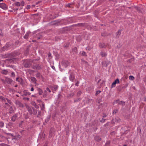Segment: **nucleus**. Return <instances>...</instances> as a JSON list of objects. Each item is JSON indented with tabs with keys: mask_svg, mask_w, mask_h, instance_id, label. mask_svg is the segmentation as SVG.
Masks as SVG:
<instances>
[{
	"mask_svg": "<svg viewBox=\"0 0 146 146\" xmlns=\"http://www.w3.org/2000/svg\"><path fill=\"white\" fill-rule=\"evenodd\" d=\"M1 80L4 84L7 83L8 84H11L13 82L12 79L7 77H5V79L1 78Z\"/></svg>",
	"mask_w": 146,
	"mask_h": 146,
	"instance_id": "nucleus-1",
	"label": "nucleus"
},
{
	"mask_svg": "<svg viewBox=\"0 0 146 146\" xmlns=\"http://www.w3.org/2000/svg\"><path fill=\"white\" fill-rule=\"evenodd\" d=\"M70 76L69 79L70 81H73L75 78V74L73 71H70L69 72Z\"/></svg>",
	"mask_w": 146,
	"mask_h": 146,
	"instance_id": "nucleus-2",
	"label": "nucleus"
},
{
	"mask_svg": "<svg viewBox=\"0 0 146 146\" xmlns=\"http://www.w3.org/2000/svg\"><path fill=\"white\" fill-rule=\"evenodd\" d=\"M23 65L25 68H29L32 66V64L30 61L26 60L23 62Z\"/></svg>",
	"mask_w": 146,
	"mask_h": 146,
	"instance_id": "nucleus-3",
	"label": "nucleus"
},
{
	"mask_svg": "<svg viewBox=\"0 0 146 146\" xmlns=\"http://www.w3.org/2000/svg\"><path fill=\"white\" fill-rule=\"evenodd\" d=\"M69 64V62L66 60H63L62 62V65L65 68H66Z\"/></svg>",
	"mask_w": 146,
	"mask_h": 146,
	"instance_id": "nucleus-4",
	"label": "nucleus"
},
{
	"mask_svg": "<svg viewBox=\"0 0 146 146\" xmlns=\"http://www.w3.org/2000/svg\"><path fill=\"white\" fill-rule=\"evenodd\" d=\"M32 68L34 69L40 70L42 69V66L39 64H36L35 65H33Z\"/></svg>",
	"mask_w": 146,
	"mask_h": 146,
	"instance_id": "nucleus-5",
	"label": "nucleus"
},
{
	"mask_svg": "<svg viewBox=\"0 0 146 146\" xmlns=\"http://www.w3.org/2000/svg\"><path fill=\"white\" fill-rule=\"evenodd\" d=\"M43 36V33L41 32L37 34L35 36V37L38 40H39L42 38Z\"/></svg>",
	"mask_w": 146,
	"mask_h": 146,
	"instance_id": "nucleus-6",
	"label": "nucleus"
},
{
	"mask_svg": "<svg viewBox=\"0 0 146 146\" xmlns=\"http://www.w3.org/2000/svg\"><path fill=\"white\" fill-rule=\"evenodd\" d=\"M110 62L109 61H104L102 62V66L103 68L107 67L109 64Z\"/></svg>",
	"mask_w": 146,
	"mask_h": 146,
	"instance_id": "nucleus-7",
	"label": "nucleus"
},
{
	"mask_svg": "<svg viewBox=\"0 0 146 146\" xmlns=\"http://www.w3.org/2000/svg\"><path fill=\"white\" fill-rule=\"evenodd\" d=\"M15 104L19 107L23 108L24 107V105L19 100H16L15 102Z\"/></svg>",
	"mask_w": 146,
	"mask_h": 146,
	"instance_id": "nucleus-8",
	"label": "nucleus"
},
{
	"mask_svg": "<svg viewBox=\"0 0 146 146\" xmlns=\"http://www.w3.org/2000/svg\"><path fill=\"white\" fill-rule=\"evenodd\" d=\"M119 80L118 78H117L112 83L111 86V88L115 87L116 84H119Z\"/></svg>",
	"mask_w": 146,
	"mask_h": 146,
	"instance_id": "nucleus-9",
	"label": "nucleus"
},
{
	"mask_svg": "<svg viewBox=\"0 0 146 146\" xmlns=\"http://www.w3.org/2000/svg\"><path fill=\"white\" fill-rule=\"evenodd\" d=\"M18 116V114L17 113L13 115L11 118V121L13 122H14L17 120V118Z\"/></svg>",
	"mask_w": 146,
	"mask_h": 146,
	"instance_id": "nucleus-10",
	"label": "nucleus"
},
{
	"mask_svg": "<svg viewBox=\"0 0 146 146\" xmlns=\"http://www.w3.org/2000/svg\"><path fill=\"white\" fill-rule=\"evenodd\" d=\"M0 7L4 10H6L7 9V6L6 4L4 3H0Z\"/></svg>",
	"mask_w": 146,
	"mask_h": 146,
	"instance_id": "nucleus-11",
	"label": "nucleus"
},
{
	"mask_svg": "<svg viewBox=\"0 0 146 146\" xmlns=\"http://www.w3.org/2000/svg\"><path fill=\"white\" fill-rule=\"evenodd\" d=\"M134 7L139 13H142L144 11L143 9L142 8H140V7H138L135 6Z\"/></svg>",
	"mask_w": 146,
	"mask_h": 146,
	"instance_id": "nucleus-12",
	"label": "nucleus"
},
{
	"mask_svg": "<svg viewBox=\"0 0 146 146\" xmlns=\"http://www.w3.org/2000/svg\"><path fill=\"white\" fill-rule=\"evenodd\" d=\"M99 46L100 48H105L107 47V45L106 44L103 42H101L99 44Z\"/></svg>",
	"mask_w": 146,
	"mask_h": 146,
	"instance_id": "nucleus-13",
	"label": "nucleus"
},
{
	"mask_svg": "<svg viewBox=\"0 0 146 146\" xmlns=\"http://www.w3.org/2000/svg\"><path fill=\"white\" fill-rule=\"evenodd\" d=\"M23 94L22 95V96L30 95L31 93L29 92L27 90H25L23 91Z\"/></svg>",
	"mask_w": 146,
	"mask_h": 146,
	"instance_id": "nucleus-14",
	"label": "nucleus"
},
{
	"mask_svg": "<svg viewBox=\"0 0 146 146\" xmlns=\"http://www.w3.org/2000/svg\"><path fill=\"white\" fill-rule=\"evenodd\" d=\"M37 90L38 92V94L39 95H42L43 93L42 90L40 88H37Z\"/></svg>",
	"mask_w": 146,
	"mask_h": 146,
	"instance_id": "nucleus-15",
	"label": "nucleus"
},
{
	"mask_svg": "<svg viewBox=\"0 0 146 146\" xmlns=\"http://www.w3.org/2000/svg\"><path fill=\"white\" fill-rule=\"evenodd\" d=\"M27 110L30 115H32L33 114V110L31 107L28 106Z\"/></svg>",
	"mask_w": 146,
	"mask_h": 146,
	"instance_id": "nucleus-16",
	"label": "nucleus"
},
{
	"mask_svg": "<svg viewBox=\"0 0 146 146\" xmlns=\"http://www.w3.org/2000/svg\"><path fill=\"white\" fill-rule=\"evenodd\" d=\"M72 51L74 54H76L78 53L77 48L75 47L72 49Z\"/></svg>",
	"mask_w": 146,
	"mask_h": 146,
	"instance_id": "nucleus-17",
	"label": "nucleus"
},
{
	"mask_svg": "<svg viewBox=\"0 0 146 146\" xmlns=\"http://www.w3.org/2000/svg\"><path fill=\"white\" fill-rule=\"evenodd\" d=\"M48 93L46 90H44L43 94V98L47 97V96H48Z\"/></svg>",
	"mask_w": 146,
	"mask_h": 146,
	"instance_id": "nucleus-18",
	"label": "nucleus"
},
{
	"mask_svg": "<svg viewBox=\"0 0 146 146\" xmlns=\"http://www.w3.org/2000/svg\"><path fill=\"white\" fill-rule=\"evenodd\" d=\"M95 139L97 142L100 141L101 140V138L99 136H96L94 138Z\"/></svg>",
	"mask_w": 146,
	"mask_h": 146,
	"instance_id": "nucleus-19",
	"label": "nucleus"
},
{
	"mask_svg": "<svg viewBox=\"0 0 146 146\" xmlns=\"http://www.w3.org/2000/svg\"><path fill=\"white\" fill-rule=\"evenodd\" d=\"M45 104H44L43 102L42 104V105L40 106V107L41 108V110L42 111H43L44 110L45 108Z\"/></svg>",
	"mask_w": 146,
	"mask_h": 146,
	"instance_id": "nucleus-20",
	"label": "nucleus"
},
{
	"mask_svg": "<svg viewBox=\"0 0 146 146\" xmlns=\"http://www.w3.org/2000/svg\"><path fill=\"white\" fill-rule=\"evenodd\" d=\"M31 81L34 83H36L37 81L36 79L34 77H31Z\"/></svg>",
	"mask_w": 146,
	"mask_h": 146,
	"instance_id": "nucleus-21",
	"label": "nucleus"
},
{
	"mask_svg": "<svg viewBox=\"0 0 146 146\" xmlns=\"http://www.w3.org/2000/svg\"><path fill=\"white\" fill-rule=\"evenodd\" d=\"M21 135L19 134L15 136L14 139H15L17 140H19L21 139Z\"/></svg>",
	"mask_w": 146,
	"mask_h": 146,
	"instance_id": "nucleus-22",
	"label": "nucleus"
},
{
	"mask_svg": "<svg viewBox=\"0 0 146 146\" xmlns=\"http://www.w3.org/2000/svg\"><path fill=\"white\" fill-rule=\"evenodd\" d=\"M100 55L102 57H105L107 55V54L105 52H101L100 53Z\"/></svg>",
	"mask_w": 146,
	"mask_h": 146,
	"instance_id": "nucleus-23",
	"label": "nucleus"
},
{
	"mask_svg": "<svg viewBox=\"0 0 146 146\" xmlns=\"http://www.w3.org/2000/svg\"><path fill=\"white\" fill-rule=\"evenodd\" d=\"M31 33L30 32H27L25 34V35L24 36V38L25 39H27L28 38L29 34Z\"/></svg>",
	"mask_w": 146,
	"mask_h": 146,
	"instance_id": "nucleus-24",
	"label": "nucleus"
},
{
	"mask_svg": "<svg viewBox=\"0 0 146 146\" xmlns=\"http://www.w3.org/2000/svg\"><path fill=\"white\" fill-rule=\"evenodd\" d=\"M9 107H10L9 109V113H12L14 112V111L13 109V108L11 106H9Z\"/></svg>",
	"mask_w": 146,
	"mask_h": 146,
	"instance_id": "nucleus-25",
	"label": "nucleus"
},
{
	"mask_svg": "<svg viewBox=\"0 0 146 146\" xmlns=\"http://www.w3.org/2000/svg\"><path fill=\"white\" fill-rule=\"evenodd\" d=\"M81 100V99L80 98H77L75 99L74 100V103H76L77 102L80 101Z\"/></svg>",
	"mask_w": 146,
	"mask_h": 146,
	"instance_id": "nucleus-26",
	"label": "nucleus"
},
{
	"mask_svg": "<svg viewBox=\"0 0 146 146\" xmlns=\"http://www.w3.org/2000/svg\"><path fill=\"white\" fill-rule=\"evenodd\" d=\"M7 49V47L6 46H4L0 49V51L2 52Z\"/></svg>",
	"mask_w": 146,
	"mask_h": 146,
	"instance_id": "nucleus-27",
	"label": "nucleus"
},
{
	"mask_svg": "<svg viewBox=\"0 0 146 146\" xmlns=\"http://www.w3.org/2000/svg\"><path fill=\"white\" fill-rule=\"evenodd\" d=\"M85 25V23H78V27H83Z\"/></svg>",
	"mask_w": 146,
	"mask_h": 146,
	"instance_id": "nucleus-28",
	"label": "nucleus"
},
{
	"mask_svg": "<svg viewBox=\"0 0 146 146\" xmlns=\"http://www.w3.org/2000/svg\"><path fill=\"white\" fill-rule=\"evenodd\" d=\"M114 121L115 122L119 123L121 121V119L118 117H117L114 119Z\"/></svg>",
	"mask_w": 146,
	"mask_h": 146,
	"instance_id": "nucleus-29",
	"label": "nucleus"
},
{
	"mask_svg": "<svg viewBox=\"0 0 146 146\" xmlns=\"http://www.w3.org/2000/svg\"><path fill=\"white\" fill-rule=\"evenodd\" d=\"M32 109L33 111V113L35 115H36L37 113V110L34 108H33Z\"/></svg>",
	"mask_w": 146,
	"mask_h": 146,
	"instance_id": "nucleus-30",
	"label": "nucleus"
},
{
	"mask_svg": "<svg viewBox=\"0 0 146 146\" xmlns=\"http://www.w3.org/2000/svg\"><path fill=\"white\" fill-rule=\"evenodd\" d=\"M18 82L20 83L21 84H23V81L22 78H20L18 80Z\"/></svg>",
	"mask_w": 146,
	"mask_h": 146,
	"instance_id": "nucleus-31",
	"label": "nucleus"
},
{
	"mask_svg": "<svg viewBox=\"0 0 146 146\" xmlns=\"http://www.w3.org/2000/svg\"><path fill=\"white\" fill-rule=\"evenodd\" d=\"M74 95V94L72 93L70 94H69L67 96V97L69 98H70L73 97Z\"/></svg>",
	"mask_w": 146,
	"mask_h": 146,
	"instance_id": "nucleus-32",
	"label": "nucleus"
},
{
	"mask_svg": "<svg viewBox=\"0 0 146 146\" xmlns=\"http://www.w3.org/2000/svg\"><path fill=\"white\" fill-rule=\"evenodd\" d=\"M6 98H5L2 96H0V99L4 102H6Z\"/></svg>",
	"mask_w": 146,
	"mask_h": 146,
	"instance_id": "nucleus-33",
	"label": "nucleus"
},
{
	"mask_svg": "<svg viewBox=\"0 0 146 146\" xmlns=\"http://www.w3.org/2000/svg\"><path fill=\"white\" fill-rule=\"evenodd\" d=\"M8 72V71L6 70H3L2 71V74H4L6 75L7 74Z\"/></svg>",
	"mask_w": 146,
	"mask_h": 146,
	"instance_id": "nucleus-34",
	"label": "nucleus"
},
{
	"mask_svg": "<svg viewBox=\"0 0 146 146\" xmlns=\"http://www.w3.org/2000/svg\"><path fill=\"white\" fill-rule=\"evenodd\" d=\"M119 104L121 105L122 106L124 105L125 104V102L122 101H121L119 102Z\"/></svg>",
	"mask_w": 146,
	"mask_h": 146,
	"instance_id": "nucleus-35",
	"label": "nucleus"
},
{
	"mask_svg": "<svg viewBox=\"0 0 146 146\" xmlns=\"http://www.w3.org/2000/svg\"><path fill=\"white\" fill-rule=\"evenodd\" d=\"M121 30H119L116 33V34L117 35H120L121 34Z\"/></svg>",
	"mask_w": 146,
	"mask_h": 146,
	"instance_id": "nucleus-36",
	"label": "nucleus"
},
{
	"mask_svg": "<svg viewBox=\"0 0 146 146\" xmlns=\"http://www.w3.org/2000/svg\"><path fill=\"white\" fill-rule=\"evenodd\" d=\"M24 118L27 119L29 118V116L27 114H24Z\"/></svg>",
	"mask_w": 146,
	"mask_h": 146,
	"instance_id": "nucleus-37",
	"label": "nucleus"
},
{
	"mask_svg": "<svg viewBox=\"0 0 146 146\" xmlns=\"http://www.w3.org/2000/svg\"><path fill=\"white\" fill-rule=\"evenodd\" d=\"M36 77L38 78H40V76H42L39 72H38L36 74Z\"/></svg>",
	"mask_w": 146,
	"mask_h": 146,
	"instance_id": "nucleus-38",
	"label": "nucleus"
},
{
	"mask_svg": "<svg viewBox=\"0 0 146 146\" xmlns=\"http://www.w3.org/2000/svg\"><path fill=\"white\" fill-rule=\"evenodd\" d=\"M4 36L3 33L2 32V31L1 29H0V36Z\"/></svg>",
	"mask_w": 146,
	"mask_h": 146,
	"instance_id": "nucleus-39",
	"label": "nucleus"
},
{
	"mask_svg": "<svg viewBox=\"0 0 146 146\" xmlns=\"http://www.w3.org/2000/svg\"><path fill=\"white\" fill-rule=\"evenodd\" d=\"M15 6L18 7L20 6V3L18 2H16L15 3Z\"/></svg>",
	"mask_w": 146,
	"mask_h": 146,
	"instance_id": "nucleus-40",
	"label": "nucleus"
},
{
	"mask_svg": "<svg viewBox=\"0 0 146 146\" xmlns=\"http://www.w3.org/2000/svg\"><path fill=\"white\" fill-rule=\"evenodd\" d=\"M110 141H107L105 145L106 146H110Z\"/></svg>",
	"mask_w": 146,
	"mask_h": 146,
	"instance_id": "nucleus-41",
	"label": "nucleus"
},
{
	"mask_svg": "<svg viewBox=\"0 0 146 146\" xmlns=\"http://www.w3.org/2000/svg\"><path fill=\"white\" fill-rule=\"evenodd\" d=\"M13 124L11 122H9L8 124V125L9 126L10 128H11L13 127Z\"/></svg>",
	"mask_w": 146,
	"mask_h": 146,
	"instance_id": "nucleus-42",
	"label": "nucleus"
},
{
	"mask_svg": "<svg viewBox=\"0 0 146 146\" xmlns=\"http://www.w3.org/2000/svg\"><path fill=\"white\" fill-rule=\"evenodd\" d=\"M4 125V123L2 121H0V127H3Z\"/></svg>",
	"mask_w": 146,
	"mask_h": 146,
	"instance_id": "nucleus-43",
	"label": "nucleus"
},
{
	"mask_svg": "<svg viewBox=\"0 0 146 146\" xmlns=\"http://www.w3.org/2000/svg\"><path fill=\"white\" fill-rule=\"evenodd\" d=\"M82 93V92L80 91H79L77 93V96L78 97L80 96Z\"/></svg>",
	"mask_w": 146,
	"mask_h": 146,
	"instance_id": "nucleus-44",
	"label": "nucleus"
},
{
	"mask_svg": "<svg viewBox=\"0 0 146 146\" xmlns=\"http://www.w3.org/2000/svg\"><path fill=\"white\" fill-rule=\"evenodd\" d=\"M6 100H7L9 104H10L12 105V102L9 99H8L7 98H6Z\"/></svg>",
	"mask_w": 146,
	"mask_h": 146,
	"instance_id": "nucleus-45",
	"label": "nucleus"
},
{
	"mask_svg": "<svg viewBox=\"0 0 146 146\" xmlns=\"http://www.w3.org/2000/svg\"><path fill=\"white\" fill-rule=\"evenodd\" d=\"M82 56H87V55L86 53V52L84 51H82Z\"/></svg>",
	"mask_w": 146,
	"mask_h": 146,
	"instance_id": "nucleus-46",
	"label": "nucleus"
},
{
	"mask_svg": "<svg viewBox=\"0 0 146 146\" xmlns=\"http://www.w3.org/2000/svg\"><path fill=\"white\" fill-rule=\"evenodd\" d=\"M129 78L130 80H133L134 79V78L132 76H129Z\"/></svg>",
	"mask_w": 146,
	"mask_h": 146,
	"instance_id": "nucleus-47",
	"label": "nucleus"
},
{
	"mask_svg": "<svg viewBox=\"0 0 146 146\" xmlns=\"http://www.w3.org/2000/svg\"><path fill=\"white\" fill-rule=\"evenodd\" d=\"M102 101V99H98V98L96 100V102H98V103H100Z\"/></svg>",
	"mask_w": 146,
	"mask_h": 146,
	"instance_id": "nucleus-48",
	"label": "nucleus"
},
{
	"mask_svg": "<svg viewBox=\"0 0 146 146\" xmlns=\"http://www.w3.org/2000/svg\"><path fill=\"white\" fill-rule=\"evenodd\" d=\"M101 92V91L100 90H98L96 91V96H97V95L99 94L100 92Z\"/></svg>",
	"mask_w": 146,
	"mask_h": 146,
	"instance_id": "nucleus-49",
	"label": "nucleus"
},
{
	"mask_svg": "<svg viewBox=\"0 0 146 146\" xmlns=\"http://www.w3.org/2000/svg\"><path fill=\"white\" fill-rule=\"evenodd\" d=\"M73 5L72 4H68L67 5V7H72V6Z\"/></svg>",
	"mask_w": 146,
	"mask_h": 146,
	"instance_id": "nucleus-50",
	"label": "nucleus"
},
{
	"mask_svg": "<svg viewBox=\"0 0 146 146\" xmlns=\"http://www.w3.org/2000/svg\"><path fill=\"white\" fill-rule=\"evenodd\" d=\"M1 146H10L9 145L7 144L4 143H2L1 144Z\"/></svg>",
	"mask_w": 146,
	"mask_h": 146,
	"instance_id": "nucleus-51",
	"label": "nucleus"
},
{
	"mask_svg": "<svg viewBox=\"0 0 146 146\" xmlns=\"http://www.w3.org/2000/svg\"><path fill=\"white\" fill-rule=\"evenodd\" d=\"M30 50V49L29 48H27V49H26V54H28L29 53V50Z\"/></svg>",
	"mask_w": 146,
	"mask_h": 146,
	"instance_id": "nucleus-52",
	"label": "nucleus"
},
{
	"mask_svg": "<svg viewBox=\"0 0 146 146\" xmlns=\"http://www.w3.org/2000/svg\"><path fill=\"white\" fill-rule=\"evenodd\" d=\"M41 112L40 111H38V113L37 116V117H39L41 115Z\"/></svg>",
	"mask_w": 146,
	"mask_h": 146,
	"instance_id": "nucleus-53",
	"label": "nucleus"
},
{
	"mask_svg": "<svg viewBox=\"0 0 146 146\" xmlns=\"http://www.w3.org/2000/svg\"><path fill=\"white\" fill-rule=\"evenodd\" d=\"M75 81H76V82L75 84V86H78V84L79 83V82L78 81H77V80H76Z\"/></svg>",
	"mask_w": 146,
	"mask_h": 146,
	"instance_id": "nucleus-54",
	"label": "nucleus"
},
{
	"mask_svg": "<svg viewBox=\"0 0 146 146\" xmlns=\"http://www.w3.org/2000/svg\"><path fill=\"white\" fill-rule=\"evenodd\" d=\"M15 74L14 72H13L11 74V76L12 77H15Z\"/></svg>",
	"mask_w": 146,
	"mask_h": 146,
	"instance_id": "nucleus-55",
	"label": "nucleus"
},
{
	"mask_svg": "<svg viewBox=\"0 0 146 146\" xmlns=\"http://www.w3.org/2000/svg\"><path fill=\"white\" fill-rule=\"evenodd\" d=\"M23 99L25 100H27V101H29V98L27 97H24L23 98Z\"/></svg>",
	"mask_w": 146,
	"mask_h": 146,
	"instance_id": "nucleus-56",
	"label": "nucleus"
},
{
	"mask_svg": "<svg viewBox=\"0 0 146 146\" xmlns=\"http://www.w3.org/2000/svg\"><path fill=\"white\" fill-rule=\"evenodd\" d=\"M58 87L57 86H55L53 87V88L54 90L56 91V90L58 88Z\"/></svg>",
	"mask_w": 146,
	"mask_h": 146,
	"instance_id": "nucleus-57",
	"label": "nucleus"
},
{
	"mask_svg": "<svg viewBox=\"0 0 146 146\" xmlns=\"http://www.w3.org/2000/svg\"><path fill=\"white\" fill-rule=\"evenodd\" d=\"M34 106L36 109H38L39 108V106L38 105H37L35 103V104Z\"/></svg>",
	"mask_w": 146,
	"mask_h": 146,
	"instance_id": "nucleus-58",
	"label": "nucleus"
},
{
	"mask_svg": "<svg viewBox=\"0 0 146 146\" xmlns=\"http://www.w3.org/2000/svg\"><path fill=\"white\" fill-rule=\"evenodd\" d=\"M91 49H92V48L91 47H90L89 46L87 47L86 48V50H90Z\"/></svg>",
	"mask_w": 146,
	"mask_h": 146,
	"instance_id": "nucleus-59",
	"label": "nucleus"
},
{
	"mask_svg": "<svg viewBox=\"0 0 146 146\" xmlns=\"http://www.w3.org/2000/svg\"><path fill=\"white\" fill-rule=\"evenodd\" d=\"M107 35V34L106 33H101V36H105Z\"/></svg>",
	"mask_w": 146,
	"mask_h": 146,
	"instance_id": "nucleus-60",
	"label": "nucleus"
},
{
	"mask_svg": "<svg viewBox=\"0 0 146 146\" xmlns=\"http://www.w3.org/2000/svg\"><path fill=\"white\" fill-rule=\"evenodd\" d=\"M46 90L48 91L49 93H50L51 92L50 90L48 87L46 88Z\"/></svg>",
	"mask_w": 146,
	"mask_h": 146,
	"instance_id": "nucleus-61",
	"label": "nucleus"
},
{
	"mask_svg": "<svg viewBox=\"0 0 146 146\" xmlns=\"http://www.w3.org/2000/svg\"><path fill=\"white\" fill-rule=\"evenodd\" d=\"M118 111V110H115L113 111V114H114L116 113L117 111Z\"/></svg>",
	"mask_w": 146,
	"mask_h": 146,
	"instance_id": "nucleus-62",
	"label": "nucleus"
},
{
	"mask_svg": "<svg viewBox=\"0 0 146 146\" xmlns=\"http://www.w3.org/2000/svg\"><path fill=\"white\" fill-rule=\"evenodd\" d=\"M106 119L104 118H102V119L100 121L102 123H104L105 122Z\"/></svg>",
	"mask_w": 146,
	"mask_h": 146,
	"instance_id": "nucleus-63",
	"label": "nucleus"
},
{
	"mask_svg": "<svg viewBox=\"0 0 146 146\" xmlns=\"http://www.w3.org/2000/svg\"><path fill=\"white\" fill-rule=\"evenodd\" d=\"M128 86V84H125L123 87V88H125L127 87Z\"/></svg>",
	"mask_w": 146,
	"mask_h": 146,
	"instance_id": "nucleus-64",
	"label": "nucleus"
}]
</instances>
